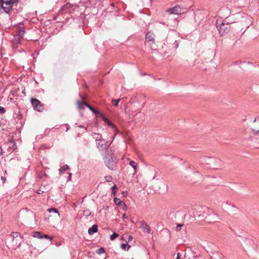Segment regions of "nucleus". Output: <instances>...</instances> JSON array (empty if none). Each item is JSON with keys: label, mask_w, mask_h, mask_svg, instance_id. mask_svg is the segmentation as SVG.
Listing matches in <instances>:
<instances>
[{"label": "nucleus", "mask_w": 259, "mask_h": 259, "mask_svg": "<svg viewBox=\"0 0 259 259\" xmlns=\"http://www.w3.org/2000/svg\"><path fill=\"white\" fill-rule=\"evenodd\" d=\"M200 217L203 219V221L208 223H212L217 222L218 217L216 213L211 209L207 208L203 211L200 215Z\"/></svg>", "instance_id": "obj_1"}, {"label": "nucleus", "mask_w": 259, "mask_h": 259, "mask_svg": "<svg viewBox=\"0 0 259 259\" xmlns=\"http://www.w3.org/2000/svg\"><path fill=\"white\" fill-rule=\"evenodd\" d=\"M17 3L13 0H0V7H1L7 14H10L14 9V7L16 6Z\"/></svg>", "instance_id": "obj_2"}, {"label": "nucleus", "mask_w": 259, "mask_h": 259, "mask_svg": "<svg viewBox=\"0 0 259 259\" xmlns=\"http://www.w3.org/2000/svg\"><path fill=\"white\" fill-rule=\"evenodd\" d=\"M216 26L221 36H224L227 34L231 29L230 23L226 22L225 20L221 24H219L218 21H217Z\"/></svg>", "instance_id": "obj_3"}, {"label": "nucleus", "mask_w": 259, "mask_h": 259, "mask_svg": "<svg viewBox=\"0 0 259 259\" xmlns=\"http://www.w3.org/2000/svg\"><path fill=\"white\" fill-rule=\"evenodd\" d=\"M70 5L69 4H67L65 6H64L61 8V12L62 14L64 15L63 17L65 19L66 22L71 23L70 20H72L74 21L75 19V17L71 14V9L68 6Z\"/></svg>", "instance_id": "obj_4"}, {"label": "nucleus", "mask_w": 259, "mask_h": 259, "mask_svg": "<svg viewBox=\"0 0 259 259\" xmlns=\"http://www.w3.org/2000/svg\"><path fill=\"white\" fill-rule=\"evenodd\" d=\"M113 153H108L104 158V162L106 165L111 170H115L116 167V161L113 159Z\"/></svg>", "instance_id": "obj_5"}, {"label": "nucleus", "mask_w": 259, "mask_h": 259, "mask_svg": "<svg viewBox=\"0 0 259 259\" xmlns=\"http://www.w3.org/2000/svg\"><path fill=\"white\" fill-rule=\"evenodd\" d=\"M155 35L151 31H148L146 34L145 39L146 41L149 43L151 46V48L154 51H156L157 49L155 46Z\"/></svg>", "instance_id": "obj_6"}, {"label": "nucleus", "mask_w": 259, "mask_h": 259, "mask_svg": "<svg viewBox=\"0 0 259 259\" xmlns=\"http://www.w3.org/2000/svg\"><path fill=\"white\" fill-rule=\"evenodd\" d=\"M10 236L12 238L13 245L19 247L20 246L22 240L20 233L17 232H12Z\"/></svg>", "instance_id": "obj_7"}, {"label": "nucleus", "mask_w": 259, "mask_h": 259, "mask_svg": "<svg viewBox=\"0 0 259 259\" xmlns=\"http://www.w3.org/2000/svg\"><path fill=\"white\" fill-rule=\"evenodd\" d=\"M25 32V30L24 27L23 26H18L16 28V35L14 37V42H16V43H20L21 41L20 39L23 37Z\"/></svg>", "instance_id": "obj_8"}, {"label": "nucleus", "mask_w": 259, "mask_h": 259, "mask_svg": "<svg viewBox=\"0 0 259 259\" xmlns=\"http://www.w3.org/2000/svg\"><path fill=\"white\" fill-rule=\"evenodd\" d=\"M94 134L97 136V137H96V141L97 147L99 150L103 151L106 150L107 149V145L106 144L105 140L101 139V135L97 133H95Z\"/></svg>", "instance_id": "obj_9"}, {"label": "nucleus", "mask_w": 259, "mask_h": 259, "mask_svg": "<svg viewBox=\"0 0 259 259\" xmlns=\"http://www.w3.org/2000/svg\"><path fill=\"white\" fill-rule=\"evenodd\" d=\"M30 102L34 110L38 112H41L43 111L44 109V104H42L39 100L35 98L32 97L30 99Z\"/></svg>", "instance_id": "obj_10"}, {"label": "nucleus", "mask_w": 259, "mask_h": 259, "mask_svg": "<svg viewBox=\"0 0 259 259\" xmlns=\"http://www.w3.org/2000/svg\"><path fill=\"white\" fill-rule=\"evenodd\" d=\"M86 107L88 108L90 111L96 115V116L101 117L104 121H107V117L100 111L95 109L94 107L92 106L88 103L87 104Z\"/></svg>", "instance_id": "obj_11"}, {"label": "nucleus", "mask_w": 259, "mask_h": 259, "mask_svg": "<svg viewBox=\"0 0 259 259\" xmlns=\"http://www.w3.org/2000/svg\"><path fill=\"white\" fill-rule=\"evenodd\" d=\"M166 12L168 14L179 15L182 13V9L179 5H177L173 8L168 9Z\"/></svg>", "instance_id": "obj_12"}, {"label": "nucleus", "mask_w": 259, "mask_h": 259, "mask_svg": "<svg viewBox=\"0 0 259 259\" xmlns=\"http://www.w3.org/2000/svg\"><path fill=\"white\" fill-rule=\"evenodd\" d=\"M104 122L108 126L111 127L112 128H113L114 130V132L115 133H114V135L113 136V139H112V140H113V139L115 138L116 136L118 134H120V133L118 131V128H117L116 125L115 124H114L107 117V121H104Z\"/></svg>", "instance_id": "obj_13"}, {"label": "nucleus", "mask_w": 259, "mask_h": 259, "mask_svg": "<svg viewBox=\"0 0 259 259\" xmlns=\"http://www.w3.org/2000/svg\"><path fill=\"white\" fill-rule=\"evenodd\" d=\"M141 226L144 231L147 233L149 234L150 233V227L145 221H142L141 222Z\"/></svg>", "instance_id": "obj_14"}, {"label": "nucleus", "mask_w": 259, "mask_h": 259, "mask_svg": "<svg viewBox=\"0 0 259 259\" xmlns=\"http://www.w3.org/2000/svg\"><path fill=\"white\" fill-rule=\"evenodd\" d=\"M87 103L85 101L77 100L76 101L77 107L79 110H83L87 107Z\"/></svg>", "instance_id": "obj_15"}, {"label": "nucleus", "mask_w": 259, "mask_h": 259, "mask_svg": "<svg viewBox=\"0 0 259 259\" xmlns=\"http://www.w3.org/2000/svg\"><path fill=\"white\" fill-rule=\"evenodd\" d=\"M98 226L96 224L93 225L91 227H90L88 230V233L89 235H92L94 233L98 232Z\"/></svg>", "instance_id": "obj_16"}, {"label": "nucleus", "mask_w": 259, "mask_h": 259, "mask_svg": "<svg viewBox=\"0 0 259 259\" xmlns=\"http://www.w3.org/2000/svg\"><path fill=\"white\" fill-rule=\"evenodd\" d=\"M9 142L12 144L11 146H10V148L13 151L17 149V145L15 141L13 139L9 140Z\"/></svg>", "instance_id": "obj_17"}, {"label": "nucleus", "mask_w": 259, "mask_h": 259, "mask_svg": "<svg viewBox=\"0 0 259 259\" xmlns=\"http://www.w3.org/2000/svg\"><path fill=\"white\" fill-rule=\"evenodd\" d=\"M69 169V167L67 164L64 165L59 169V174H63L65 171Z\"/></svg>", "instance_id": "obj_18"}, {"label": "nucleus", "mask_w": 259, "mask_h": 259, "mask_svg": "<svg viewBox=\"0 0 259 259\" xmlns=\"http://www.w3.org/2000/svg\"><path fill=\"white\" fill-rule=\"evenodd\" d=\"M42 233L38 231H35L33 232L32 236L35 238L42 239Z\"/></svg>", "instance_id": "obj_19"}, {"label": "nucleus", "mask_w": 259, "mask_h": 259, "mask_svg": "<svg viewBox=\"0 0 259 259\" xmlns=\"http://www.w3.org/2000/svg\"><path fill=\"white\" fill-rule=\"evenodd\" d=\"M120 246L121 249L125 251H128L131 247V245L127 243H121Z\"/></svg>", "instance_id": "obj_20"}, {"label": "nucleus", "mask_w": 259, "mask_h": 259, "mask_svg": "<svg viewBox=\"0 0 259 259\" xmlns=\"http://www.w3.org/2000/svg\"><path fill=\"white\" fill-rule=\"evenodd\" d=\"M117 186L116 185H114L112 187H111V190H112V195H113V196L115 197L116 195H117Z\"/></svg>", "instance_id": "obj_21"}, {"label": "nucleus", "mask_w": 259, "mask_h": 259, "mask_svg": "<svg viewBox=\"0 0 259 259\" xmlns=\"http://www.w3.org/2000/svg\"><path fill=\"white\" fill-rule=\"evenodd\" d=\"M113 201H114L115 204H116V205H117L118 206L121 205V204L122 203V201L119 198H118L115 197L114 198Z\"/></svg>", "instance_id": "obj_22"}, {"label": "nucleus", "mask_w": 259, "mask_h": 259, "mask_svg": "<svg viewBox=\"0 0 259 259\" xmlns=\"http://www.w3.org/2000/svg\"><path fill=\"white\" fill-rule=\"evenodd\" d=\"M106 251L104 247H100L96 250V252L98 254H100L101 253H105Z\"/></svg>", "instance_id": "obj_23"}, {"label": "nucleus", "mask_w": 259, "mask_h": 259, "mask_svg": "<svg viewBox=\"0 0 259 259\" xmlns=\"http://www.w3.org/2000/svg\"><path fill=\"white\" fill-rule=\"evenodd\" d=\"M120 100L121 99H113L111 101V103L114 106H118V103Z\"/></svg>", "instance_id": "obj_24"}, {"label": "nucleus", "mask_w": 259, "mask_h": 259, "mask_svg": "<svg viewBox=\"0 0 259 259\" xmlns=\"http://www.w3.org/2000/svg\"><path fill=\"white\" fill-rule=\"evenodd\" d=\"M91 214V211L90 209H87L83 211V214L84 216H85L86 218H88L89 216H90Z\"/></svg>", "instance_id": "obj_25"}, {"label": "nucleus", "mask_w": 259, "mask_h": 259, "mask_svg": "<svg viewBox=\"0 0 259 259\" xmlns=\"http://www.w3.org/2000/svg\"><path fill=\"white\" fill-rule=\"evenodd\" d=\"M48 211L50 212H54L55 213H58L59 216L60 215L59 212L58 210L56 208L52 207V208H49L48 209Z\"/></svg>", "instance_id": "obj_26"}, {"label": "nucleus", "mask_w": 259, "mask_h": 259, "mask_svg": "<svg viewBox=\"0 0 259 259\" xmlns=\"http://www.w3.org/2000/svg\"><path fill=\"white\" fill-rule=\"evenodd\" d=\"M129 164L133 167V168L136 170L137 168V164L136 162L133 160H131Z\"/></svg>", "instance_id": "obj_27"}, {"label": "nucleus", "mask_w": 259, "mask_h": 259, "mask_svg": "<svg viewBox=\"0 0 259 259\" xmlns=\"http://www.w3.org/2000/svg\"><path fill=\"white\" fill-rule=\"evenodd\" d=\"M119 234L116 232H114L112 235L110 236V239L111 240H114L115 238L118 237Z\"/></svg>", "instance_id": "obj_28"}, {"label": "nucleus", "mask_w": 259, "mask_h": 259, "mask_svg": "<svg viewBox=\"0 0 259 259\" xmlns=\"http://www.w3.org/2000/svg\"><path fill=\"white\" fill-rule=\"evenodd\" d=\"M42 239H49L50 241L52 240V237L47 234H44L42 233Z\"/></svg>", "instance_id": "obj_29"}, {"label": "nucleus", "mask_w": 259, "mask_h": 259, "mask_svg": "<svg viewBox=\"0 0 259 259\" xmlns=\"http://www.w3.org/2000/svg\"><path fill=\"white\" fill-rule=\"evenodd\" d=\"M20 43H16L14 42V39L12 41V47L14 49H16L18 48V45L20 44Z\"/></svg>", "instance_id": "obj_30"}, {"label": "nucleus", "mask_w": 259, "mask_h": 259, "mask_svg": "<svg viewBox=\"0 0 259 259\" xmlns=\"http://www.w3.org/2000/svg\"><path fill=\"white\" fill-rule=\"evenodd\" d=\"M119 207H120V208L124 210H127V206L125 202H122V204L119 206Z\"/></svg>", "instance_id": "obj_31"}, {"label": "nucleus", "mask_w": 259, "mask_h": 259, "mask_svg": "<svg viewBox=\"0 0 259 259\" xmlns=\"http://www.w3.org/2000/svg\"><path fill=\"white\" fill-rule=\"evenodd\" d=\"M106 182H110L112 181L113 178L111 176H106L105 177Z\"/></svg>", "instance_id": "obj_32"}, {"label": "nucleus", "mask_w": 259, "mask_h": 259, "mask_svg": "<svg viewBox=\"0 0 259 259\" xmlns=\"http://www.w3.org/2000/svg\"><path fill=\"white\" fill-rule=\"evenodd\" d=\"M251 131L254 136L257 135L259 134V130L257 131H256L254 128H251Z\"/></svg>", "instance_id": "obj_33"}, {"label": "nucleus", "mask_w": 259, "mask_h": 259, "mask_svg": "<svg viewBox=\"0 0 259 259\" xmlns=\"http://www.w3.org/2000/svg\"><path fill=\"white\" fill-rule=\"evenodd\" d=\"M6 110L5 108L3 107L0 106V113H5L6 112Z\"/></svg>", "instance_id": "obj_34"}, {"label": "nucleus", "mask_w": 259, "mask_h": 259, "mask_svg": "<svg viewBox=\"0 0 259 259\" xmlns=\"http://www.w3.org/2000/svg\"><path fill=\"white\" fill-rule=\"evenodd\" d=\"M79 96H80V99L81 100V101H84L86 100V96H84V95H81V94H79Z\"/></svg>", "instance_id": "obj_35"}, {"label": "nucleus", "mask_w": 259, "mask_h": 259, "mask_svg": "<svg viewBox=\"0 0 259 259\" xmlns=\"http://www.w3.org/2000/svg\"><path fill=\"white\" fill-rule=\"evenodd\" d=\"M183 224H179L178 225L177 227V228H176V230L178 231H180L181 229V228L182 226H183Z\"/></svg>", "instance_id": "obj_36"}, {"label": "nucleus", "mask_w": 259, "mask_h": 259, "mask_svg": "<svg viewBox=\"0 0 259 259\" xmlns=\"http://www.w3.org/2000/svg\"><path fill=\"white\" fill-rule=\"evenodd\" d=\"M128 194L127 191H123L122 192V195L123 197H126Z\"/></svg>", "instance_id": "obj_37"}, {"label": "nucleus", "mask_w": 259, "mask_h": 259, "mask_svg": "<svg viewBox=\"0 0 259 259\" xmlns=\"http://www.w3.org/2000/svg\"><path fill=\"white\" fill-rule=\"evenodd\" d=\"M68 177L67 178V181H71V177H72V174L71 172L68 173Z\"/></svg>", "instance_id": "obj_38"}, {"label": "nucleus", "mask_w": 259, "mask_h": 259, "mask_svg": "<svg viewBox=\"0 0 259 259\" xmlns=\"http://www.w3.org/2000/svg\"><path fill=\"white\" fill-rule=\"evenodd\" d=\"M133 239V236L132 235H128V237H127V241L128 242L129 241H131V240H132Z\"/></svg>", "instance_id": "obj_39"}, {"label": "nucleus", "mask_w": 259, "mask_h": 259, "mask_svg": "<svg viewBox=\"0 0 259 259\" xmlns=\"http://www.w3.org/2000/svg\"><path fill=\"white\" fill-rule=\"evenodd\" d=\"M1 180L3 181V183H5L6 182V177H4V176H1Z\"/></svg>", "instance_id": "obj_40"}, {"label": "nucleus", "mask_w": 259, "mask_h": 259, "mask_svg": "<svg viewBox=\"0 0 259 259\" xmlns=\"http://www.w3.org/2000/svg\"><path fill=\"white\" fill-rule=\"evenodd\" d=\"M174 45H175V46H174V47H175L176 49H177V48L178 47V46H179V42H178L177 41H176L175 42Z\"/></svg>", "instance_id": "obj_41"}, {"label": "nucleus", "mask_w": 259, "mask_h": 259, "mask_svg": "<svg viewBox=\"0 0 259 259\" xmlns=\"http://www.w3.org/2000/svg\"><path fill=\"white\" fill-rule=\"evenodd\" d=\"M181 254L180 252H178L177 254V258L181 259Z\"/></svg>", "instance_id": "obj_42"}, {"label": "nucleus", "mask_w": 259, "mask_h": 259, "mask_svg": "<svg viewBox=\"0 0 259 259\" xmlns=\"http://www.w3.org/2000/svg\"><path fill=\"white\" fill-rule=\"evenodd\" d=\"M257 120H259V115H258L257 117H255L253 122H255Z\"/></svg>", "instance_id": "obj_43"}, {"label": "nucleus", "mask_w": 259, "mask_h": 259, "mask_svg": "<svg viewBox=\"0 0 259 259\" xmlns=\"http://www.w3.org/2000/svg\"><path fill=\"white\" fill-rule=\"evenodd\" d=\"M3 155V149L2 147L0 146V155Z\"/></svg>", "instance_id": "obj_44"}, {"label": "nucleus", "mask_w": 259, "mask_h": 259, "mask_svg": "<svg viewBox=\"0 0 259 259\" xmlns=\"http://www.w3.org/2000/svg\"><path fill=\"white\" fill-rule=\"evenodd\" d=\"M44 193V191H41L40 189L38 190V191L37 192V193L40 194H42Z\"/></svg>", "instance_id": "obj_45"}, {"label": "nucleus", "mask_w": 259, "mask_h": 259, "mask_svg": "<svg viewBox=\"0 0 259 259\" xmlns=\"http://www.w3.org/2000/svg\"><path fill=\"white\" fill-rule=\"evenodd\" d=\"M22 117V115L21 113L18 114V117L20 119Z\"/></svg>", "instance_id": "obj_46"}, {"label": "nucleus", "mask_w": 259, "mask_h": 259, "mask_svg": "<svg viewBox=\"0 0 259 259\" xmlns=\"http://www.w3.org/2000/svg\"><path fill=\"white\" fill-rule=\"evenodd\" d=\"M122 218L123 219H125V218H126L127 217H126V214H125V213H124V214L122 215Z\"/></svg>", "instance_id": "obj_47"}, {"label": "nucleus", "mask_w": 259, "mask_h": 259, "mask_svg": "<svg viewBox=\"0 0 259 259\" xmlns=\"http://www.w3.org/2000/svg\"><path fill=\"white\" fill-rule=\"evenodd\" d=\"M22 94H23L24 96H25V95H26V92H25V89H24V90L22 91Z\"/></svg>", "instance_id": "obj_48"}, {"label": "nucleus", "mask_w": 259, "mask_h": 259, "mask_svg": "<svg viewBox=\"0 0 259 259\" xmlns=\"http://www.w3.org/2000/svg\"><path fill=\"white\" fill-rule=\"evenodd\" d=\"M66 126H67L66 131H67L69 129L70 127L68 124H66Z\"/></svg>", "instance_id": "obj_49"}, {"label": "nucleus", "mask_w": 259, "mask_h": 259, "mask_svg": "<svg viewBox=\"0 0 259 259\" xmlns=\"http://www.w3.org/2000/svg\"><path fill=\"white\" fill-rule=\"evenodd\" d=\"M13 1L15 2L16 3L18 4L19 0H13Z\"/></svg>", "instance_id": "obj_50"}, {"label": "nucleus", "mask_w": 259, "mask_h": 259, "mask_svg": "<svg viewBox=\"0 0 259 259\" xmlns=\"http://www.w3.org/2000/svg\"><path fill=\"white\" fill-rule=\"evenodd\" d=\"M111 6H112V7H114V4H113V3H112V4H111Z\"/></svg>", "instance_id": "obj_51"}, {"label": "nucleus", "mask_w": 259, "mask_h": 259, "mask_svg": "<svg viewBox=\"0 0 259 259\" xmlns=\"http://www.w3.org/2000/svg\"><path fill=\"white\" fill-rule=\"evenodd\" d=\"M19 11H21V10H22V9H21V10H20V8H19Z\"/></svg>", "instance_id": "obj_52"}, {"label": "nucleus", "mask_w": 259, "mask_h": 259, "mask_svg": "<svg viewBox=\"0 0 259 259\" xmlns=\"http://www.w3.org/2000/svg\"><path fill=\"white\" fill-rule=\"evenodd\" d=\"M19 11H21V10H22V9H21V10H20V8H19Z\"/></svg>", "instance_id": "obj_53"}, {"label": "nucleus", "mask_w": 259, "mask_h": 259, "mask_svg": "<svg viewBox=\"0 0 259 259\" xmlns=\"http://www.w3.org/2000/svg\"><path fill=\"white\" fill-rule=\"evenodd\" d=\"M19 11H21V10H22V9H21V10H20V8H19Z\"/></svg>", "instance_id": "obj_54"}, {"label": "nucleus", "mask_w": 259, "mask_h": 259, "mask_svg": "<svg viewBox=\"0 0 259 259\" xmlns=\"http://www.w3.org/2000/svg\"><path fill=\"white\" fill-rule=\"evenodd\" d=\"M2 125L1 121L0 120V126Z\"/></svg>", "instance_id": "obj_55"}]
</instances>
